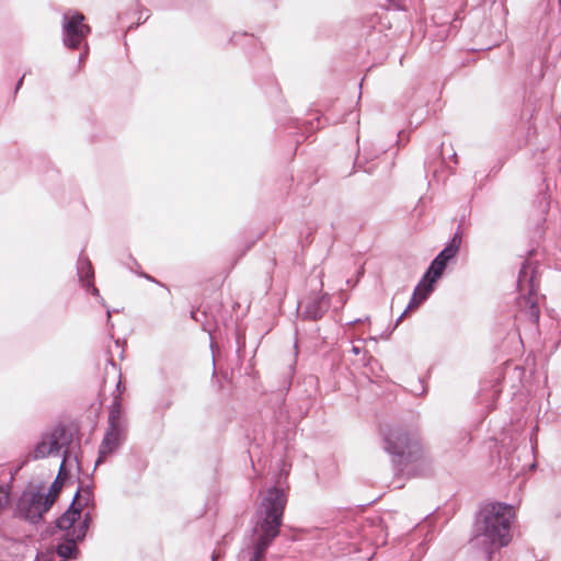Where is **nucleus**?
Masks as SVG:
<instances>
[{"label":"nucleus","mask_w":561,"mask_h":561,"mask_svg":"<svg viewBox=\"0 0 561 561\" xmlns=\"http://www.w3.org/2000/svg\"><path fill=\"white\" fill-rule=\"evenodd\" d=\"M388 456L393 471L391 485L401 489L404 481L421 473L432 463L419 434L400 426L388 428Z\"/></svg>","instance_id":"obj_1"},{"label":"nucleus","mask_w":561,"mask_h":561,"mask_svg":"<svg viewBox=\"0 0 561 561\" xmlns=\"http://www.w3.org/2000/svg\"><path fill=\"white\" fill-rule=\"evenodd\" d=\"M514 507L505 503H488L481 507L476 524V535L471 539L473 547L479 548L488 560L493 552L506 547L511 539V524Z\"/></svg>","instance_id":"obj_2"},{"label":"nucleus","mask_w":561,"mask_h":561,"mask_svg":"<svg viewBox=\"0 0 561 561\" xmlns=\"http://www.w3.org/2000/svg\"><path fill=\"white\" fill-rule=\"evenodd\" d=\"M285 505L286 496L280 490L273 488L267 491L262 502L265 516L260 527V538L250 561H260L271 541L277 536Z\"/></svg>","instance_id":"obj_3"},{"label":"nucleus","mask_w":561,"mask_h":561,"mask_svg":"<svg viewBox=\"0 0 561 561\" xmlns=\"http://www.w3.org/2000/svg\"><path fill=\"white\" fill-rule=\"evenodd\" d=\"M538 286L536 267L529 262H524L517 278V289L520 294L518 306L520 314L527 317L534 324L538 323L540 317Z\"/></svg>","instance_id":"obj_4"},{"label":"nucleus","mask_w":561,"mask_h":561,"mask_svg":"<svg viewBox=\"0 0 561 561\" xmlns=\"http://www.w3.org/2000/svg\"><path fill=\"white\" fill-rule=\"evenodd\" d=\"M49 508L50 500H44V495L34 490H26L19 500L16 511L20 517L35 523Z\"/></svg>","instance_id":"obj_5"},{"label":"nucleus","mask_w":561,"mask_h":561,"mask_svg":"<svg viewBox=\"0 0 561 561\" xmlns=\"http://www.w3.org/2000/svg\"><path fill=\"white\" fill-rule=\"evenodd\" d=\"M66 434L61 427H56L42 436L33 451L34 459H43L48 456H57L65 445Z\"/></svg>","instance_id":"obj_6"},{"label":"nucleus","mask_w":561,"mask_h":561,"mask_svg":"<svg viewBox=\"0 0 561 561\" xmlns=\"http://www.w3.org/2000/svg\"><path fill=\"white\" fill-rule=\"evenodd\" d=\"M84 16L81 13L65 15V38L68 47L76 48L90 32V27L83 23Z\"/></svg>","instance_id":"obj_7"},{"label":"nucleus","mask_w":561,"mask_h":561,"mask_svg":"<svg viewBox=\"0 0 561 561\" xmlns=\"http://www.w3.org/2000/svg\"><path fill=\"white\" fill-rule=\"evenodd\" d=\"M88 528L87 519L78 528L66 533L65 542L58 546V554L62 558L72 557L77 551L76 542L84 538Z\"/></svg>","instance_id":"obj_8"},{"label":"nucleus","mask_w":561,"mask_h":561,"mask_svg":"<svg viewBox=\"0 0 561 561\" xmlns=\"http://www.w3.org/2000/svg\"><path fill=\"white\" fill-rule=\"evenodd\" d=\"M110 422L111 428L107 431L102 442L100 448V458H103L106 455L111 454L113 450H115L121 442V431L116 425V415L114 414V411L110 415ZM100 460L101 459H99L98 462H100Z\"/></svg>","instance_id":"obj_9"},{"label":"nucleus","mask_w":561,"mask_h":561,"mask_svg":"<svg viewBox=\"0 0 561 561\" xmlns=\"http://www.w3.org/2000/svg\"><path fill=\"white\" fill-rule=\"evenodd\" d=\"M81 515L80 507L76 506V501L72 503L71 507L57 520V527L59 529L71 531L73 528H78L80 524L75 525L78 518ZM84 522H82L83 524Z\"/></svg>","instance_id":"obj_10"},{"label":"nucleus","mask_w":561,"mask_h":561,"mask_svg":"<svg viewBox=\"0 0 561 561\" xmlns=\"http://www.w3.org/2000/svg\"><path fill=\"white\" fill-rule=\"evenodd\" d=\"M434 285L435 283H432L427 277L422 276L421 280L415 286L413 294L419 301L424 302L434 290Z\"/></svg>","instance_id":"obj_11"},{"label":"nucleus","mask_w":561,"mask_h":561,"mask_svg":"<svg viewBox=\"0 0 561 561\" xmlns=\"http://www.w3.org/2000/svg\"><path fill=\"white\" fill-rule=\"evenodd\" d=\"M447 266L444 263L433 260L423 276L435 283L443 276Z\"/></svg>","instance_id":"obj_12"},{"label":"nucleus","mask_w":561,"mask_h":561,"mask_svg":"<svg viewBox=\"0 0 561 561\" xmlns=\"http://www.w3.org/2000/svg\"><path fill=\"white\" fill-rule=\"evenodd\" d=\"M461 240L460 238L455 234L454 238L445 245V248L439 252L442 253L447 260H453L457 255L459 248H460Z\"/></svg>","instance_id":"obj_13"},{"label":"nucleus","mask_w":561,"mask_h":561,"mask_svg":"<svg viewBox=\"0 0 561 561\" xmlns=\"http://www.w3.org/2000/svg\"><path fill=\"white\" fill-rule=\"evenodd\" d=\"M60 490H61V483L59 482V479L57 478L56 481L50 486L48 494L44 495V500H50V506H51L54 504L55 500L57 499Z\"/></svg>","instance_id":"obj_14"},{"label":"nucleus","mask_w":561,"mask_h":561,"mask_svg":"<svg viewBox=\"0 0 561 561\" xmlns=\"http://www.w3.org/2000/svg\"><path fill=\"white\" fill-rule=\"evenodd\" d=\"M423 301H419L417 298L414 296V294L412 295L411 297V300L409 302V305L407 306L405 310L399 316V318L397 319V322H396V325L402 320V318L405 316V313L408 312V310L410 309H413V308H417L420 305H422Z\"/></svg>","instance_id":"obj_15"},{"label":"nucleus","mask_w":561,"mask_h":561,"mask_svg":"<svg viewBox=\"0 0 561 561\" xmlns=\"http://www.w3.org/2000/svg\"><path fill=\"white\" fill-rule=\"evenodd\" d=\"M426 391H427V388L424 385L422 379H419L416 387L411 390V392L415 396H423L426 393Z\"/></svg>","instance_id":"obj_16"},{"label":"nucleus","mask_w":561,"mask_h":561,"mask_svg":"<svg viewBox=\"0 0 561 561\" xmlns=\"http://www.w3.org/2000/svg\"><path fill=\"white\" fill-rule=\"evenodd\" d=\"M9 493L4 488L0 486V511L8 504Z\"/></svg>","instance_id":"obj_17"},{"label":"nucleus","mask_w":561,"mask_h":561,"mask_svg":"<svg viewBox=\"0 0 561 561\" xmlns=\"http://www.w3.org/2000/svg\"><path fill=\"white\" fill-rule=\"evenodd\" d=\"M390 10H405V4H399L394 0H388V11Z\"/></svg>","instance_id":"obj_18"},{"label":"nucleus","mask_w":561,"mask_h":561,"mask_svg":"<svg viewBox=\"0 0 561 561\" xmlns=\"http://www.w3.org/2000/svg\"><path fill=\"white\" fill-rule=\"evenodd\" d=\"M434 260L438 261L439 263H444L446 266L449 262V260H447V257H445L442 253H438Z\"/></svg>","instance_id":"obj_19"},{"label":"nucleus","mask_w":561,"mask_h":561,"mask_svg":"<svg viewBox=\"0 0 561 561\" xmlns=\"http://www.w3.org/2000/svg\"><path fill=\"white\" fill-rule=\"evenodd\" d=\"M92 272H91V265L88 263V266H87V274H85V277H87V285L89 286L90 285V278H92Z\"/></svg>","instance_id":"obj_20"},{"label":"nucleus","mask_w":561,"mask_h":561,"mask_svg":"<svg viewBox=\"0 0 561 561\" xmlns=\"http://www.w3.org/2000/svg\"><path fill=\"white\" fill-rule=\"evenodd\" d=\"M402 134L403 131H398V144L402 142Z\"/></svg>","instance_id":"obj_21"},{"label":"nucleus","mask_w":561,"mask_h":561,"mask_svg":"<svg viewBox=\"0 0 561 561\" xmlns=\"http://www.w3.org/2000/svg\"><path fill=\"white\" fill-rule=\"evenodd\" d=\"M64 463H65V460L62 461V463L60 465V471L62 470L64 468Z\"/></svg>","instance_id":"obj_22"},{"label":"nucleus","mask_w":561,"mask_h":561,"mask_svg":"<svg viewBox=\"0 0 561 561\" xmlns=\"http://www.w3.org/2000/svg\"><path fill=\"white\" fill-rule=\"evenodd\" d=\"M560 4H561V0H559Z\"/></svg>","instance_id":"obj_23"},{"label":"nucleus","mask_w":561,"mask_h":561,"mask_svg":"<svg viewBox=\"0 0 561 561\" xmlns=\"http://www.w3.org/2000/svg\"><path fill=\"white\" fill-rule=\"evenodd\" d=\"M61 561H66V560L64 559V560H61Z\"/></svg>","instance_id":"obj_24"}]
</instances>
